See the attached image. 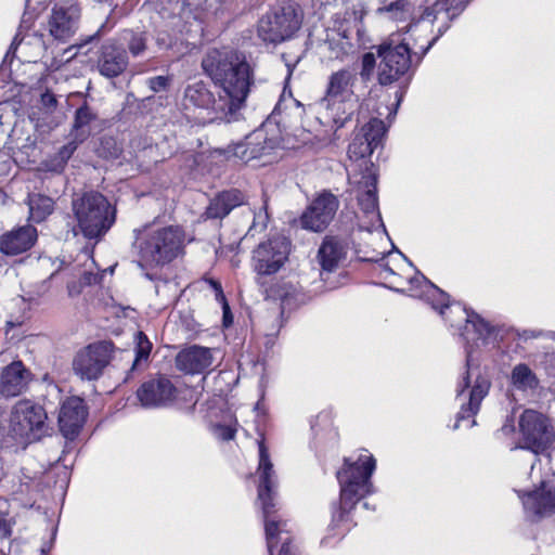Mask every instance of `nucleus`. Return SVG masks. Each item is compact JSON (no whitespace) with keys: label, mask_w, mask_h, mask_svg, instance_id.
Here are the masks:
<instances>
[{"label":"nucleus","mask_w":555,"mask_h":555,"mask_svg":"<svg viewBox=\"0 0 555 555\" xmlns=\"http://www.w3.org/2000/svg\"><path fill=\"white\" fill-rule=\"evenodd\" d=\"M468 0H435L431 7H427L421 18L410 24L409 31L422 28L427 29L429 25L437 24V35L426 42L418 44L415 39L413 43L410 38L398 41L390 38L377 48V55L380 62L377 67V79L382 86L391 85L404 77L412 67L413 62L418 65L435 41L441 36L466 7Z\"/></svg>","instance_id":"nucleus-1"},{"label":"nucleus","mask_w":555,"mask_h":555,"mask_svg":"<svg viewBox=\"0 0 555 555\" xmlns=\"http://www.w3.org/2000/svg\"><path fill=\"white\" fill-rule=\"evenodd\" d=\"M202 67L220 89L217 107L221 111V120H237L254 85L250 64L237 51L212 49L203 57Z\"/></svg>","instance_id":"nucleus-2"},{"label":"nucleus","mask_w":555,"mask_h":555,"mask_svg":"<svg viewBox=\"0 0 555 555\" xmlns=\"http://www.w3.org/2000/svg\"><path fill=\"white\" fill-rule=\"evenodd\" d=\"M258 446L259 463L256 472L259 480L258 502L264 518V531L269 554L273 555V548L281 541L282 546L279 555H295L289 545V537H282V534H288L286 521H282L274 515V498L278 488V478L273 469V464L264 442L261 440L258 442Z\"/></svg>","instance_id":"nucleus-3"},{"label":"nucleus","mask_w":555,"mask_h":555,"mask_svg":"<svg viewBox=\"0 0 555 555\" xmlns=\"http://www.w3.org/2000/svg\"><path fill=\"white\" fill-rule=\"evenodd\" d=\"M134 235L141 264L163 267L183 250V234L176 227L134 230Z\"/></svg>","instance_id":"nucleus-4"},{"label":"nucleus","mask_w":555,"mask_h":555,"mask_svg":"<svg viewBox=\"0 0 555 555\" xmlns=\"http://www.w3.org/2000/svg\"><path fill=\"white\" fill-rule=\"evenodd\" d=\"M72 211L77 229L90 240L103 236L115 222V209L104 195L95 191L75 195Z\"/></svg>","instance_id":"nucleus-5"},{"label":"nucleus","mask_w":555,"mask_h":555,"mask_svg":"<svg viewBox=\"0 0 555 555\" xmlns=\"http://www.w3.org/2000/svg\"><path fill=\"white\" fill-rule=\"evenodd\" d=\"M375 459L367 451L357 460H345V467L337 472L340 485V505L344 511L351 509L363 496L371 493V476L375 469Z\"/></svg>","instance_id":"nucleus-6"},{"label":"nucleus","mask_w":555,"mask_h":555,"mask_svg":"<svg viewBox=\"0 0 555 555\" xmlns=\"http://www.w3.org/2000/svg\"><path fill=\"white\" fill-rule=\"evenodd\" d=\"M491 387L489 378L481 374L478 366L473 364V356L469 349L466 350V365L461 379L456 386V401L460 404L454 429L460 427L461 422L474 417L482 400L487 397Z\"/></svg>","instance_id":"nucleus-7"},{"label":"nucleus","mask_w":555,"mask_h":555,"mask_svg":"<svg viewBox=\"0 0 555 555\" xmlns=\"http://www.w3.org/2000/svg\"><path fill=\"white\" fill-rule=\"evenodd\" d=\"M297 7L287 3L272 9L258 23V37L267 43L278 44L291 39L301 26Z\"/></svg>","instance_id":"nucleus-8"},{"label":"nucleus","mask_w":555,"mask_h":555,"mask_svg":"<svg viewBox=\"0 0 555 555\" xmlns=\"http://www.w3.org/2000/svg\"><path fill=\"white\" fill-rule=\"evenodd\" d=\"M521 449L532 452L534 461L553 444L555 433L548 418L534 410H525L518 422Z\"/></svg>","instance_id":"nucleus-9"},{"label":"nucleus","mask_w":555,"mask_h":555,"mask_svg":"<svg viewBox=\"0 0 555 555\" xmlns=\"http://www.w3.org/2000/svg\"><path fill=\"white\" fill-rule=\"evenodd\" d=\"M114 346L109 341L91 344L80 350L73 361L77 376L86 380L98 379L112 360Z\"/></svg>","instance_id":"nucleus-10"},{"label":"nucleus","mask_w":555,"mask_h":555,"mask_svg":"<svg viewBox=\"0 0 555 555\" xmlns=\"http://www.w3.org/2000/svg\"><path fill=\"white\" fill-rule=\"evenodd\" d=\"M289 254V242L284 236H275L260 243L254 250V270L261 275L276 273Z\"/></svg>","instance_id":"nucleus-11"},{"label":"nucleus","mask_w":555,"mask_h":555,"mask_svg":"<svg viewBox=\"0 0 555 555\" xmlns=\"http://www.w3.org/2000/svg\"><path fill=\"white\" fill-rule=\"evenodd\" d=\"M46 420L47 413L41 405L30 401H20L11 413V431L15 437L30 439V435H34L36 438V433L43 428Z\"/></svg>","instance_id":"nucleus-12"},{"label":"nucleus","mask_w":555,"mask_h":555,"mask_svg":"<svg viewBox=\"0 0 555 555\" xmlns=\"http://www.w3.org/2000/svg\"><path fill=\"white\" fill-rule=\"evenodd\" d=\"M339 202L332 193H322L306 209L300 218L301 227L312 232H322L332 222Z\"/></svg>","instance_id":"nucleus-13"},{"label":"nucleus","mask_w":555,"mask_h":555,"mask_svg":"<svg viewBox=\"0 0 555 555\" xmlns=\"http://www.w3.org/2000/svg\"><path fill=\"white\" fill-rule=\"evenodd\" d=\"M386 127L383 120L372 118L354 134L348 147L349 158L361 160L372 155L385 137Z\"/></svg>","instance_id":"nucleus-14"},{"label":"nucleus","mask_w":555,"mask_h":555,"mask_svg":"<svg viewBox=\"0 0 555 555\" xmlns=\"http://www.w3.org/2000/svg\"><path fill=\"white\" fill-rule=\"evenodd\" d=\"M80 9L76 3L66 2L56 4L49 20L51 36L60 41L69 40L78 28Z\"/></svg>","instance_id":"nucleus-15"},{"label":"nucleus","mask_w":555,"mask_h":555,"mask_svg":"<svg viewBox=\"0 0 555 555\" xmlns=\"http://www.w3.org/2000/svg\"><path fill=\"white\" fill-rule=\"evenodd\" d=\"M216 99L208 86L203 81L188 85L184 89L182 105L185 111L206 112L210 120L220 119L221 111L218 109Z\"/></svg>","instance_id":"nucleus-16"},{"label":"nucleus","mask_w":555,"mask_h":555,"mask_svg":"<svg viewBox=\"0 0 555 555\" xmlns=\"http://www.w3.org/2000/svg\"><path fill=\"white\" fill-rule=\"evenodd\" d=\"M176 395L177 388L166 377L147 380L137 391V397L144 408L167 406L175 400Z\"/></svg>","instance_id":"nucleus-17"},{"label":"nucleus","mask_w":555,"mask_h":555,"mask_svg":"<svg viewBox=\"0 0 555 555\" xmlns=\"http://www.w3.org/2000/svg\"><path fill=\"white\" fill-rule=\"evenodd\" d=\"M275 146L276 141L268 138L263 128L257 129L246 135L242 142L233 145V157L248 163L269 155Z\"/></svg>","instance_id":"nucleus-18"},{"label":"nucleus","mask_w":555,"mask_h":555,"mask_svg":"<svg viewBox=\"0 0 555 555\" xmlns=\"http://www.w3.org/2000/svg\"><path fill=\"white\" fill-rule=\"evenodd\" d=\"M525 512L530 516L545 517L555 513V487L542 481L540 487L522 493L518 491Z\"/></svg>","instance_id":"nucleus-19"},{"label":"nucleus","mask_w":555,"mask_h":555,"mask_svg":"<svg viewBox=\"0 0 555 555\" xmlns=\"http://www.w3.org/2000/svg\"><path fill=\"white\" fill-rule=\"evenodd\" d=\"M87 417V409L79 397L63 401L59 413V426L63 436L73 440L80 431Z\"/></svg>","instance_id":"nucleus-20"},{"label":"nucleus","mask_w":555,"mask_h":555,"mask_svg":"<svg viewBox=\"0 0 555 555\" xmlns=\"http://www.w3.org/2000/svg\"><path fill=\"white\" fill-rule=\"evenodd\" d=\"M211 349L193 345L182 349L176 357V366L186 374H199L214 364Z\"/></svg>","instance_id":"nucleus-21"},{"label":"nucleus","mask_w":555,"mask_h":555,"mask_svg":"<svg viewBox=\"0 0 555 555\" xmlns=\"http://www.w3.org/2000/svg\"><path fill=\"white\" fill-rule=\"evenodd\" d=\"M128 65V56L122 44L111 39L101 48L98 68L101 75L113 78L119 76Z\"/></svg>","instance_id":"nucleus-22"},{"label":"nucleus","mask_w":555,"mask_h":555,"mask_svg":"<svg viewBox=\"0 0 555 555\" xmlns=\"http://www.w3.org/2000/svg\"><path fill=\"white\" fill-rule=\"evenodd\" d=\"M411 296L422 298L431 305L433 309L438 310L441 315L449 309V296L442 289L428 281L423 274L417 273L410 279Z\"/></svg>","instance_id":"nucleus-23"},{"label":"nucleus","mask_w":555,"mask_h":555,"mask_svg":"<svg viewBox=\"0 0 555 555\" xmlns=\"http://www.w3.org/2000/svg\"><path fill=\"white\" fill-rule=\"evenodd\" d=\"M348 246L336 236L324 237L318 250V262L321 267V276L336 271L346 259Z\"/></svg>","instance_id":"nucleus-24"},{"label":"nucleus","mask_w":555,"mask_h":555,"mask_svg":"<svg viewBox=\"0 0 555 555\" xmlns=\"http://www.w3.org/2000/svg\"><path fill=\"white\" fill-rule=\"evenodd\" d=\"M358 183V202L362 211L371 219L380 221V214L378 210V197H377V177L372 168L365 169L362 178Z\"/></svg>","instance_id":"nucleus-25"},{"label":"nucleus","mask_w":555,"mask_h":555,"mask_svg":"<svg viewBox=\"0 0 555 555\" xmlns=\"http://www.w3.org/2000/svg\"><path fill=\"white\" fill-rule=\"evenodd\" d=\"M320 106L324 109V117L335 130H338L349 122L359 107V100L322 98Z\"/></svg>","instance_id":"nucleus-26"},{"label":"nucleus","mask_w":555,"mask_h":555,"mask_svg":"<svg viewBox=\"0 0 555 555\" xmlns=\"http://www.w3.org/2000/svg\"><path fill=\"white\" fill-rule=\"evenodd\" d=\"M37 230L23 225L4 233L0 238V250L9 256L20 255L30 249L37 241Z\"/></svg>","instance_id":"nucleus-27"},{"label":"nucleus","mask_w":555,"mask_h":555,"mask_svg":"<svg viewBox=\"0 0 555 555\" xmlns=\"http://www.w3.org/2000/svg\"><path fill=\"white\" fill-rule=\"evenodd\" d=\"M30 373L22 361H13L7 365L0 375V393L3 397H16L27 387Z\"/></svg>","instance_id":"nucleus-28"},{"label":"nucleus","mask_w":555,"mask_h":555,"mask_svg":"<svg viewBox=\"0 0 555 555\" xmlns=\"http://www.w3.org/2000/svg\"><path fill=\"white\" fill-rule=\"evenodd\" d=\"M357 74L350 68H341L328 76L324 95L322 98H339L359 100L354 93Z\"/></svg>","instance_id":"nucleus-29"},{"label":"nucleus","mask_w":555,"mask_h":555,"mask_svg":"<svg viewBox=\"0 0 555 555\" xmlns=\"http://www.w3.org/2000/svg\"><path fill=\"white\" fill-rule=\"evenodd\" d=\"M465 321L464 331L461 336L467 344L478 345V341H485L490 334V325L477 313L469 312L466 309H456Z\"/></svg>","instance_id":"nucleus-30"},{"label":"nucleus","mask_w":555,"mask_h":555,"mask_svg":"<svg viewBox=\"0 0 555 555\" xmlns=\"http://www.w3.org/2000/svg\"><path fill=\"white\" fill-rule=\"evenodd\" d=\"M243 201L244 196L237 190L222 192L210 201L205 212L206 218L222 219L229 215L233 208L240 206Z\"/></svg>","instance_id":"nucleus-31"},{"label":"nucleus","mask_w":555,"mask_h":555,"mask_svg":"<svg viewBox=\"0 0 555 555\" xmlns=\"http://www.w3.org/2000/svg\"><path fill=\"white\" fill-rule=\"evenodd\" d=\"M375 14L383 20L405 22L412 17L413 8L408 0H380Z\"/></svg>","instance_id":"nucleus-32"},{"label":"nucleus","mask_w":555,"mask_h":555,"mask_svg":"<svg viewBox=\"0 0 555 555\" xmlns=\"http://www.w3.org/2000/svg\"><path fill=\"white\" fill-rule=\"evenodd\" d=\"M511 383L514 389L528 392L538 387L539 380L527 364L519 363L512 370Z\"/></svg>","instance_id":"nucleus-33"},{"label":"nucleus","mask_w":555,"mask_h":555,"mask_svg":"<svg viewBox=\"0 0 555 555\" xmlns=\"http://www.w3.org/2000/svg\"><path fill=\"white\" fill-rule=\"evenodd\" d=\"M29 219L35 222L43 221L54 210V202L42 194L28 195Z\"/></svg>","instance_id":"nucleus-34"},{"label":"nucleus","mask_w":555,"mask_h":555,"mask_svg":"<svg viewBox=\"0 0 555 555\" xmlns=\"http://www.w3.org/2000/svg\"><path fill=\"white\" fill-rule=\"evenodd\" d=\"M95 118L96 115L87 104H83L76 109L73 124L75 140L82 142L88 138L91 132L90 125L93 120H95Z\"/></svg>","instance_id":"nucleus-35"},{"label":"nucleus","mask_w":555,"mask_h":555,"mask_svg":"<svg viewBox=\"0 0 555 555\" xmlns=\"http://www.w3.org/2000/svg\"><path fill=\"white\" fill-rule=\"evenodd\" d=\"M118 44H126L132 56H140L146 50V36L144 33H134L126 29L118 37Z\"/></svg>","instance_id":"nucleus-36"},{"label":"nucleus","mask_w":555,"mask_h":555,"mask_svg":"<svg viewBox=\"0 0 555 555\" xmlns=\"http://www.w3.org/2000/svg\"><path fill=\"white\" fill-rule=\"evenodd\" d=\"M77 140H74L63 145L56 155L48 163V168L51 171L60 172L64 169L67 160L72 157L74 152L77 150Z\"/></svg>","instance_id":"nucleus-37"},{"label":"nucleus","mask_w":555,"mask_h":555,"mask_svg":"<svg viewBox=\"0 0 555 555\" xmlns=\"http://www.w3.org/2000/svg\"><path fill=\"white\" fill-rule=\"evenodd\" d=\"M10 504L8 500L0 496V541L10 538L12 533V524L9 518Z\"/></svg>","instance_id":"nucleus-38"},{"label":"nucleus","mask_w":555,"mask_h":555,"mask_svg":"<svg viewBox=\"0 0 555 555\" xmlns=\"http://www.w3.org/2000/svg\"><path fill=\"white\" fill-rule=\"evenodd\" d=\"M137 347H135V359L133 361L132 367L138 365L140 361L147 360L152 344L147 339L146 335H144L142 332H139L135 336Z\"/></svg>","instance_id":"nucleus-39"},{"label":"nucleus","mask_w":555,"mask_h":555,"mask_svg":"<svg viewBox=\"0 0 555 555\" xmlns=\"http://www.w3.org/2000/svg\"><path fill=\"white\" fill-rule=\"evenodd\" d=\"M376 67L375 55L371 52L364 53L361 60L360 77L362 81L371 80L374 69Z\"/></svg>","instance_id":"nucleus-40"},{"label":"nucleus","mask_w":555,"mask_h":555,"mask_svg":"<svg viewBox=\"0 0 555 555\" xmlns=\"http://www.w3.org/2000/svg\"><path fill=\"white\" fill-rule=\"evenodd\" d=\"M231 158H234L233 157V145H230L225 149H214V150H210L207 154V159L211 163V164H220V163H223V162H227Z\"/></svg>","instance_id":"nucleus-41"},{"label":"nucleus","mask_w":555,"mask_h":555,"mask_svg":"<svg viewBox=\"0 0 555 555\" xmlns=\"http://www.w3.org/2000/svg\"><path fill=\"white\" fill-rule=\"evenodd\" d=\"M215 435L224 441L232 440L235 436V430L230 426L217 425L215 427Z\"/></svg>","instance_id":"nucleus-42"},{"label":"nucleus","mask_w":555,"mask_h":555,"mask_svg":"<svg viewBox=\"0 0 555 555\" xmlns=\"http://www.w3.org/2000/svg\"><path fill=\"white\" fill-rule=\"evenodd\" d=\"M168 81V78L165 76H156L150 79L149 85L154 92H159L167 88Z\"/></svg>","instance_id":"nucleus-43"},{"label":"nucleus","mask_w":555,"mask_h":555,"mask_svg":"<svg viewBox=\"0 0 555 555\" xmlns=\"http://www.w3.org/2000/svg\"><path fill=\"white\" fill-rule=\"evenodd\" d=\"M79 282H80V285H83V286L95 284L98 282V274H95L93 272L85 271L83 274L81 275Z\"/></svg>","instance_id":"nucleus-44"},{"label":"nucleus","mask_w":555,"mask_h":555,"mask_svg":"<svg viewBox=\"0 0 555 555\" xmlns=\"http://www.w3.org/2000/svg\"><path fill=\"white\" fill-rule=\"evenodd\" d=\"M41 103L49 111L56 105V99L53 94L47 92L41 95Z\"/></svg>","instance_id":"nucleus-45"},{"label":"nucleus","mask_w":555,"mask_h":555,"mask_svg":"<svg viewBox=\"0 0 555 555\" xmlns=\"http://www.w3.org/2000/svg\"><path fill=\"white\" fill-rule=\"evenodd\" d=\"M83 285H80V282H72L68 284L67 288H68V294L70 296H75V295H78L80 292H81V287Z\"/></svg>","instance_id":"nucleus-46"},{"label":"nucleus","mask_w":555,"mask_h":555,"mask_svg":"<svg viewBox=\"0 0 555 555\" xmlns=\"http://www.w3.org/2000/svg\"><path fill=\"white\" fill-rule=\"evenodd\" d=\"M210 284H211L212 288L215 289L217 297L220 296L222 299H224L223 294H222L221 284L216 281H210Z\"/></svg>","instance_id":"nucleus-47"},{"label":"nucleus","mask_w":555,"mask_h":555,"mask_svg":"<svg viewBox=\"0 0 555 555\" xmlns=\"http://www.w3.org/2000/svg\"><path fill=\"white\" fill-rule=\"evenodd\" d=\"M502 430L505 433V434H509L512 431H514V425L513 424H506L502 427Z\"/></svg>","instance_id":"nucleus-48"},{"label":"nucleus","mask_w":555,"mask_h":555,"mask_svg":"<svg viewBox=\"0 0 555 555\" xmlns=\"http://www.w3.org/2000/svg\"><path fill=\"white\" fill-rule=\"evenodd\" d=\"M223 308H224V322H227V319H228V317H227V312H228L229 307H228V305H227V304H224V307H223Z\"/></svg>","instance_id":"nucleus-49"},{"label":"nucleus","mask_w":555,"mask_h":555,"mask_svg":"<svg viewBox=\"0 0 555 555\" xmlns=\"http://www.w3.org/2000/svg\"><path fill=\"white\" fill-rule=\"evenodd\" d=\"M475 424H476V422H475V420H473V421L467 425V427H472V426H474Z\"/></svg>","instance_id":"nucleus-50"},{"label":"nucleus","mask_w":555,"mask_h":555,"mask_svg":"<svg viewBox=\"0 0 555 555\" xmlns=\"http://www.w3.org/2000/svg\"><path fill=\"white\" fill-rule=\"evenodd\" d=\"M256 227H257V225H256V222H254V223H253V225L249 228V231H251V230L256 229Z\"/></svg>","instance_id":"nucleus-51"},{"label":"nucleus","mask_w":555,"mask_h":555,"mask_svg":"<svg viewBox=\"0 0 555 555\" xmlns=\"http://www.w3.org/2000/svg\"><path fill=\"white\" fill-rule=\"evenodd\" d=\"M386 270H387V272H389L390 274H395V273H393V271H392L390 268H387Z\"/></svg>","instance_id":"nucleus-52"},{"label":"nucleus","mask_w":555,"mask_h":555,"mask_svg":"<svg viewBox=\"0 0 555 555\" xmlns=\"http://www.w3.org/2000/svg\"><path fill=\"white\" fill-rule=\"evenodd\" d=\"M104 28V25H101V28L98 30V34Z\"/></svg>","instance_id":"nucleus-53"},{"label":"nucleus","mask_w":555,"mask_h":555,"mask_svg":"<svg viewBox=\"0 0 555 555\" xmlns=\"http://www.w3.org/2000/svg\"><path fill=\"white\" fill-rule=\"evenodd\" d=\"M73 231H74V234L77 235L78 232H77L76 228H74Z\"/></svg>","instance_id":"nucleus-54"}]
</instances>
